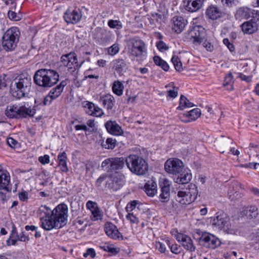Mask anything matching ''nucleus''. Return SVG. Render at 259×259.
<instances>
[{
  "label": "nucleus",
  "mask_w": 259,
  "mask_h": 259,
  "mask_svg": "<svg viewBox=\"0 0 259 259\" xmlns=\"http://www.w3.org/2000/svg\"><path fill=\"white\" fill-rule=\"evenodd\" d=\"M200 241L204 246L210 248H215L220 244V241L218 238L208 233H205L202 235Z\"/></svg>",
  "instance_id": "obj_19"
},
{
  "label": "nucleus",
  "mask_w": 259,
  "mask_h": 259,
  "mask_svg": "<svg viewBox=\"0 0 259 259\" xmlns=\"http://www.w3.org/2000/svg\"><path fill=\"white\" fill-rule=\"evenodd\" d=\"M117 145V142L115 139L113 138H108L106 141L103 140L101 143L102 148L106 149L113 150Z\"/></svg>",
  "instance_id": "obj_39"
},
{
  "label": "nucleus",
  "mask_w": 259,
  "mask_h": 259,
  "mask_svg": "<svg viewBox=\"0 0 259 259\" xmlns=\"http://www.w3.org/2000/svg\"><path fill=\"white\" fill-rule=\"evenodd\" d=\"M107 236L113 240H123V236L119 231L117 226L111 222H107L104 226Z\"/></svg>",
  "instance_id": "obj_18"
},
{
  "label": "nucleus",
  "mask_w": 259,
  "mask_h": 259,
  "mask_svg": "<svg viewBox=\"0 0 259 259\" xmlns=\"http://www.w3.org/2000/svg\"><path fill=\"white\" fill-rule=\"evenodd\" d=\"M139 203V201L138 200H133L128 202L125 207L126 211L128 213L134 210L137 204Z\"/></svg>",
  "instance_id": "obj_49"
},
{
  "label": "nucleus",
  "mask_w": 259,
  "mask_h": 259,
  "mask_svg": "<svg viewBox=\"0 0 259 259\" xmlns=\"http://www.w3.org/2000/svg\"><path fill=\"white\" fill-rule=\"evenodd\" d=\"M68 211V206L64 203L58 204L53 210L41 205L37 211L41 227L47 231L63 227L66 224Z\"/></svg>",
  "instance_id": "obj_1"
},
{
  "label": "nucleus",
  "mask_w": 259,
  "mask_h": 259,
  "mask_svg": "<svg viewBox=\"0 0 259 259\" xmlns=\"http://www.w3.org/2000/svg\"><path fill=\"white\" fill-rule=\"evenodd\" d=\"M93 71V69H89L88 70H87L84 73V78L85 79H87V78L98 79V78H99L98 75H96L95 74H93L91 73V72Z\"/></svg>",
  "instance_id": "obj_52"
},
{
  "label": "nucleus",
  "mask_w": 259,
  "mask_h": 259,
  "mask_svg": "<svg viewBox=\"0 0 259 259\" xmlns=\"http://www.w3.org/2000/svg\"><path fill=\"white\" fill-rule=\"evenodd\" d=\"M172 30L177 33H181L187 25L188 22L183 17L176 16L172 19Z\"/></svg>",
  "instance_id": "obj_25"
},
{
  "label": "nucleus",
  "mask_w": 259,
  "mask_h": 259,
  "mask_svg": "<svg viewBox=\"0 0 259 259\" xmlns=\"http://www.w3.org/2000/svg\"><path fill=\"white\" fill-rule=\"evenodd\" d=\"M38 161L42 164H48L50 162V158L49 155L45 154L38 157Z\"/></svg>",
  "instance_id": "obj_56"
},
{
  "label": "nucleus",
  "mask_w": 259,
  "mask_h": 259,
  "mask_svg": "<svg viewBox=\"0 0 259 259\" xmlns=\"http://www.w3.org/2000/svg\"><path fill=\"white\" fill-rule=\"evenodd\" d=\"M19 199L21 201H27L29 198L28 193L26 191L23 190L18 194Z\"/></svg>",
  "instance_id": "obj_51"
},
{
  "label": "nucleus",
  "mask_w": 259,
  "mask_h": 259,
  "mask_svg": "<svg viewBox=\"0 0 259 259\" xmlns=\"http://www.w3.org/2000/svg\"><path fill=\"white\" fill-rule=\"evenodd\" d=\"M211 227L215 230H223L228 234H235L236 229L230 218L224 212H217L214 217L207 218Z\"/></svg>",
  "instance_id": "obj_5"
},
{
  "label": "nucleus",
  "mask_w": 259,
  "mask_h": 259,
  "mask_svg": "<svg viewBox=\"0 0 259 259\" xmlns=\"http://www.w3.org/2000/svg\"><path fill=\"white\" fill-rule=\"evenodd\" d=\"M96 253L95 250L93 248H89L87 249L86 252L83 253V256L84 257H87L90 256L92 258H94L96 256Z\"/></svg>",
  "instance_id": "obj_54"
},
{
  "label": "nucleus",
  "mask_w": 259,
  "mask_h": 259,
  "mask_svg": "<svg viewBox=\"0 0 259 259\" xmlns=\"http://www.w3.org/2000/svg\"><path fill=\"white\" fill-rule=\"evenodd\" d=\"M74 128L77 131H80V130H82V131H88V127H87V125H85V124H80V125L77 124V125H75L74 126Z\"/></svg>",
  "instance_id": "obj_63"
},
{
  "label": "nucleus",
  "mask_w": 259,
  "mask_h": 259,
  "mask_svg": "<svg viewBox=\"0 0 259 259\" xmlns=\"http://www.w3.org/2000/svg\"><path fill=\"white\" fill-rule=\"evenodd\" d=\"M198 194V190L197 185L190 183L187 187L178 191L176 199L182 205H188L196 200Z\"/></svg>",
  "instance_id": "obj_11"
},
{
  "label": "nucleus",
  "mask_w": 259,
  "mask_h": 259,
  "mask_svg": "<svg viewBox=\"0 0 259 259\" xmlns=\"http://www.w3.org/2000/svg\"><path fill=\"white\" fill-rule=\"evenodd\" d=\"M7 75L3 74L0 76V89L5 88L8 84V81L6 78Z\"/></svg>",
  "instance_id": "obj_57"
},
{
  "label": "nucleus",
  "mask_w": 259,
  "mask_h": 259,
  "mask_svg": "<svg viewBox=\"0 0 259 259\" xmlns=\"http://www.w3.org/2000/svg\"><path fill=\"white\" fill-rule=\"evenodd\" d=\"M105 128L110 134L118 136L123 134L121 127L116 121L108 120L105 123Z\"/></svg>",
  "instance_id": "obj_27"
},
{
  "label": "nucleus",
  "mask_w": 259,
  "mask_h": 259,
  "mask_svg": "<svg viewBox=\"0 0 259 259\" xmlns=\"http://www.w3.org/2000/svg\"><path fill=\"white\" fill-rule=\"evenodd\" d=\"M32 84L31 78L25 74L19 75L12 84L10 93L12 96L17 99L24 98L30 92Z\"/></svg>",
  "instance_id": "obj_2"
},
{
  "label": "nucleus",
  "mask_w": 259,
  "mask_h": 259,
  "mask_svg": "<svg viewBox=\"0 0 259 259\" xmlns=\"http://www.w3.org/2000/svg\"><path fill=\"white\" fill-rule=\"evenodd\" d=\"M243 215H245L248 219H253L258 214L257 208L254 206H250L246 207L242 211Z\"/></svg>",
  "instance_id": "obj_37"
},
{
  "label": "nucleus",
  "mask_w": 259,
  "mask_h": 259,
  "mask_svg": "<svg viewBox=\"0 0 259 259\" xmlns=\"http://www.w3.org/2000/svg\"><path fill=\"white\" fill-rule=\"evenodd\" d=\"M233 77L231 73H229L225 77L223 85L226 90L232 91L233 90Z\"/></svg>",
  "instance_id": "obj_40"
},
{
  "label": "nucleus",
  "mask_w": 259,
  "mask_h": 259,
  "mask_svg": "<svg viewBox=\"0 0 259 259\" xmlns=\"http://www.w3.org/2000/svg\"><path fill=\"white\" fill-rule=\"evenodd\" d=\"M206 14L208 17L212 20H216L222 17L223 15L221 10L218 7L214 5H211L208 7Z\"/></svg>",
  "instance_id": "obj_33"
},
{
  "label": "nucleus",
  "mask_w": 259,
  "mask_h": 259,
  "mask_svg": "<svg viewBox=\"0 0 259 259\" xmlns=\"http://www.w3.org/2000/svg\"><path fill=\"white\" fill-rule=\"evenodd\" d=\"M111 89L114 94L117 96H122L124 90L123 82L119 80L114 81L111 85Z\"/></svg>",
  "instance_id": "obj_34"
},
{
  "label": "nucleus",
  "mask_w": 259,
  "mask_h": 259,
  "mask_svg": "<svg viewBox=\"0 0 259 259\" xmlns=\"http://www.w3.org/2000/svg\"><path fill=\"white\" fill-rule=\"evenodd\" d=\"M223 42L230 52H233L235 51V47L233 43L230 41L228 38H224L223 40Z\"/></svg>",
  "instance_id": "obj_53"
},
{
  "label": "nucleus",
  "mask_w": 259,
  "mask_h": 259,
  "mask_svg": "<svg viewBox=\"0 0 259 259\" xmlns=\"http://www.w3.org/2000/svg\"><path fill=\"white\" fill-rule=\"evenodd\" d=\"M128 53L131 57L136 58L138 61H143L147 57L145 43L140 39H132L128 45Z\"/></svg>",
  "instance_id": "obj_10"
},
{
  "label": "nucleus",
  "mask_w": 259,
  "mask_h": 259,
  "mask_svg": "<svg viewBox=\"0 0 259 259\" xmlns=\"http://www.w3.org/2000/svg\"><path fill=\"white\" fill-rule=\"evenodd\" d=\"M183 167V162L177 158L168 159L164 164V169L167 172L176 175L180 173Z\"/></svg>",
  "instance_id": "obj_17"
},
{
  "label": "nucleus",
  "mask_w": 259,
  "mask_h": 259,
  "mask_svg": "<svg viewBox=\"0 0 259 259\" xmlns=\"http://www.w3.org/2000/svg\"><path fill=\"white\" fill-rule=\"evenodd\" d=\"M125 159L123 157H110L105 159L101 164V167L108 172H118L121 170L125 164Z\"/></svg>",
  "instance_id": "obj_12"
},
{
  "label": "nucleus",
  "mask_w": 259,
  "mask_h": 259,
  "mask_svg": "<svg viewBox=\"0 0 259 259\" xmlns=\"http://www.w3.org/2000/svg\"><path fill=\"white\" fill-rule=\"evenodd\" d=\"M17 240L19 241L28 242L29 241V237L25 235L24 232L22 231L18 234Z\"/></svg>",
  "instance_id": "obj_58"
},
{
  "label": "nucleus",
  "mask_w": 259,
  "mask_h": 259,
  "mask_svg": "<svg viewBox=\"0 0 259 259\" xmlns=\"http://www.w3.org/2000/svg\"><path fill=\"white\" fill-rule=\"evenodd\" d=\"M38 105L27 107L25 105H20L16 104L7 106L5 113L10 119H22L28 117H32L36 111Z\"/></svg>",
  "instance_id": "obj_7"
},
{
  "label": "nucleus",
  "mask_w": 259,
  "mask_h": 259,
  "mask_svg": "<svg viewBox=\"0 0 259 259\" xmlns=\"http://www.w3.org/2000/svg\"><path fill=\"white\" fill-rule=\"evenodd\" d=\"M204 0H183L182 6L189 12H195L203 6Z\"/></svg>",
  "instance_id": "obj_21"
},
{
  "label": "nucleus",
  "mask_w": 259,
  "mask_h": 259,
  "mask_svg": "<svg viewBox=\"0 0 259 259\" xmlns=\"http://www.w3.org/2000/svg\"><path fill=\"white\" fill-rule=\"evenodd\" d=\"M119 51V45L114 44L113 45L107 48L108 54L112 56H115L118 53Z\"/></svg>",
  "instance_id": "obj_46"
},
{
  "label": "nucleus",
  "mask_w": 259,
  "mask_h": 259,
  "mask_svg": "<svg viewBox=\"0 0 259 259\" xmlns=\"http://www.w3.org/2000/svg\"><path fill=\"white\" fill-rule=\"evenodd\" d=\"M203 46L207 51L212 52L213 50V46L208 41H204Z\"/></svg>",
  "instance_id": "obj_61"
},
{
  "label": "nucleus",
  "mask_w": 259,
  "mask_h": 259,
  "mask_svg": "<svg viewBox=\"0 0 259 259\" xmlns=\"http://www.w3.org/2000/svg\"><path fill=\"white\" fill-rule=\"evenodd\" d=\"M59 79L58 73L53 69H40L33 76L34 83L42 88H49L56 84Z\"/></svg>",
  "instance_id": "obj_4"
},
{
  "label": "nucleus",
  "mask_w": 259,
  "mask_h": 259,
  "mask_svg": "<svg viewBox=\"0 0 259 259\" xmlns=\"http://www.w3.org/2000/svg\"><path fill=\"white\" fill-rule=\"evenodd\" d=\"M18 237V234L17 229L15 226L12 228V230L10 235V238L17 239Z\"/></svg>",
  "instance_id": "obj_60"
},
{
  "label": "nucleus",
  "mask_w": 259,
  "mask_h": 259,
  "mask_svg": "<svg viewBox=\"0 0 259 259\" xmlns=\"http://www.w3.org/2000/svg\"><path fill=\"white\" fill-rule=\"evenodd\" d=\"M7 143L11 148L17 149L20 148V144L12 137H9L7 139Z\"/></svg>",
  "instance_id": "obj_44"
},
{
  "label": "nucleus",
  "mask_w": 259,
  "mask_h": 259,
  "mask_svg": "<svg viewBox=\"0 0 259 259\" xmlns=\"http://www.w3.org/2000/svg\"><path fill=\"white\" fill-rule=\"evenodd\" d=\"M127 220L130 222L131 224H138L139 222V219L133 213L128 212L125 216Z\"/></svg>",
  "instance_id": "obj_48"
},
{
  "label": "nucleus",
  "mask_w": 259,
  "mask_h": 259,
  "mask_svg": "<svg viewBox=\"0 0 259 259\" xmlns=\"http://www.w3.org/2000/svg\"><path fill=\"white\" fill-rule=\"evenodd\" d=\"M92 213L93 215V218H92L93 221H98L99 220H101L102 215L101 213L100 210L97 206L92 210Z\"/></svg>",
  "instance_id": "obj_47"
},
{
  "label": "nucleus",
  "mask_w": 259,
  "mask_h": 259,
  "mask_svg": "<svg viewBox=\"0 0 259 259\" xmlns=\"http://www.w3.org/2000/svg\"><path fill=\"white\" fill-rule=\"evenodd\" d=\"M143 190L149 197H154L157 192L156 182L152 179L148 181L145 184Z\"/></svg>",
  "instance_id": "obj_30"
},
{
  "label": "nucleus",
  "mask_w": 259,
  "mask_h": 259,
  "mask_svg": "<svg viewBox=\"0 0 259 259\" xmlns=\"http://www.w3.org/2000/svg\"><path fill=\"white\" fill-rule=\"evenodd\" d=\"M125 163L130 171L137 175H144L148 171L147 162L139 155L130 154L125 158Z\"/></svg>",
  "instance_id": "obj_9"
},
{
  "label": "nucleus",
  "mask_w": 259,
  "mask_h": 259,
  "mask_svg": "<svg viewBox=\"0 0 259 259\" xmlns=\"http://www.w3.org/2000/svg\"><path fill=\"white\" fill-rule=\"evenodd\" d=\"M154 63L159 66L162 67V59L158 56H155L153 57Z\"/></svg>",
  "instance_id": "obj_62"
},
{
  "label": "nucleus",
  "mask_w": 259,
  "mask_h": 259,
  "mask_svg": "<svg viewBox=\"0 0 259 259\" xmlns=\"http://www.w3.org/2000/svg\"><path fill=\"white\" fill-rule=\"evenodd\" d=\"M124 176L121 172H115L108 174H102L97 179L95 182L97 187L102 186V183L105 181V186L110 190L116 191L120 189L124 185L125 182Z\"/></svg>",
  "instance_id": "obj_3"
},
{
  "label": "nucleus",
  "mask_w": 259,
  "mask_h": 259,
  "mask_svg": "<svg viewBox=\"0 0 259 259\" xmlns=\"http://www.w3.org/2000/svg\"><path fill=\"white\" fill-rule=\"evenodd\" d=\"M205 29L200 25H194L190 27L186 35V38L195 46L199 45L205 38Z\"/></svg>",
  "instance_id": "obj_13"
},
{
  "label": "nucleus",
  "mask_w": 259,
  "mask_h": 259,
  "mask_svg": "<svg viewBox=\"0 0 259 259\" xmlns=\"http://www.w3.org/2000/svg\"><path fill=\"white\" fill-rule=\"evenodd\" d=\"M82 18V12L77 8H69L64 13L63 18L68 24H76Z\"/></svg>",
  "instance_id": "obj_16"
},
{
  "label": "nucleus",
  "mask_w": 259,
  "mask_h": 259,
  "mask_svg": "<svg viewBox=\"0 0 259 259\" xmlns=\"http://www.w3.org/2000/svg\"><path fill=\"white\" fill-rule=\"evenodd\" d=\"M60 61L62 64L68 68V71L74 72L78 70L81 66L79 64L77 55L74 52L63 55L61 57Z\"/></svg>",
  "instance_id": "obj_15"
},
{
  "label": "nucleus",
  "mask_w": 259,
  "mask_h": 259,
  "mask_svg": "<svg viewBox=\"0 0 259 259\" xmlns=\"http://www.w3.org/2000/svg\"><path fill=\"white\" fill-rule=\"evenodd\" d=\"M170 233L186 250L190 252L195 250L196 247L194 242L188 235L176 229L172 230Z\"/></svg>",
  "instance_id": "obj_14"
},
{
  "label": "nucleus",
  "mask_w": 259,
  "mask_h": 259,
  "mask_svg": "<svg viewBox=\"0 0 259 259\" xmlns=\"http://www.w3.org/2000/svg\"><path fill=\"white\" fill-rule=\"evenodd\" d=\"M21 32L18 27L12 26L8 29L2 37V46L6 52L15 50L19 41Z\"/></svg>",
  "instance_id": "obj_8"
},
{
  "label": "nucleus",
  "mask_w": 259,
  "mask_h": 259,
  "mask_svg": "<svg viewBox=\"0 0 259 259\" xmlns=\"http://www.w3.org/2000/svg\"><path fill=\"white\" fill-rule=\"evenodd\" d=\"M155 36L159 39L156 43L157 48L160 52H162V35L160 32H156Z\"/></svg>",
  "instance_id": "obj_59"
},
{
  "label": "nucleus",
  "mask_w": 259,
  "mask_h": 259,
  "mask_svg": "<svg viewBox=\"0 0 259 259\" xmlns=\"http://www.w3.org/2000/svg\"><path fill=\"white\" fill-rule=\"evenodd\" d=\"M108 25L112 29H121L122 28V23L119 20L110 19L108 21Z\"/></svg>",
  "instance_id": "obj_43"
},
{
  "label": "nucleus",
  "mask_w": 259,
  "mask_h": 259,
  "mask_svg": "<svg viewBox=\"0 0 259 259\" xmlns=\"http://www.w3.org/2000/svg\"><path fill=\"white\" fill-rule=\"evenodd\" d=\"M194 104L191 102L185 96L181 95L179 99V106L177 107V110H183L186 108L192 107Z\"/></svg>",
  "instance_id": "obj_38"
},
{
  "label": "nucleus",
  "mask_w": 259,
  "mask_h": 259,
  "mask_svg": "<svg viewBox=\"0 0 259 259\" xmlns=\"http://www.w3.org/2000/svg\"><path fill=\"white\" fill-rule=\"evenodd\" d=\"M171 184L169 180L163 179V202L167 201L169 199Z\"/></svg>",
  "instance_id": "obj_36"
},
{
  "label": "nucleus",
  "mask_w": 259,
  "mask_h": 259,
  "mask_svg": "<svg viewBox=\"0 0 259 259\" xmlns=\"http://www.w3.org/2000/svg\"><path fill=\"white\" fill-rule=\"evenodd\" d=\"M53 100L54 99H52V97H51V96L49 94L48 95H47L46 97H45L44 98L42 102L40 103L39 104H37V102L36 100H35V105L34 106L38 105L37 108H36V110H38L39 109V106H46L47 105H50L52 103V102Z\"/></svg>",
  "instance_id": "obj_45"
},
{
  "label": "nucleus",
  "mask_w": 259,
  "mask_h": 259,
  "mask_svg": "<svg viewBox=\"0 0 259 259\" xmlns=\"http://www.w3.org/2000/svg\"><path fill=\"white\" fill-rule=\"evenodd\" d=\"M96 41L100 45L107 43L110 39V32L106 29L100 28L96 30L94 35Z\"/></svg>",
  "instance_id": "obj_29"
},
{
  "label": "nucleus",
  "mask_w": 259,
  "mask_h": 259,
  "mask_svg": "<svg viewBox=\"0 0 259 259\" xmlns=\"http://www.w3.org/2000/svg\"><path fill=\"white\" fill-rule=\"evenodd\" d=\"M242 15L247 18L251 19L242 24V31L246 34H251L257 31L259 23V11L248 7L240 9Z\"/></svg>",
  "instance_id": "obj_6"
},
{
  "label": "nucleus",
  "mask_w": 259,
  "mask_h": 259,
  "mask_svg": "<svg viewBox=\"0 0 259 259\" xmlns=\"http://www.w3.org/2000/svg\"><path fill=\"white\" fill-rule=\"evenodd\" d=\"M201 110L199 108L193 109L180 116L181 121L184 123H189L195 121L201 115Z\"/></svg>",
  "instance_id": "obj_22"
},
{
  "label": "nucleus",
  "mask_w": 259,
  "mask_h": 259,
  "mask_svg": "<svg viewBox=\"0 0 259 259\" xmlns=\"http://www.w3.org/2000/svg\"><path fill=\"white\" fill-rule=\"evenodd\" d=\"M165 242L172 253L177 254L181 252V248L178 244L172 243L168 239L165 240Z\"/></svg>",
  "instance_id": "obj_42"
},
{
  "label": "nucleus",
  "mask_w": 259,
  "mask_h": 259,
  "mask_svg": "<svg viewBox=\"0 0 259 259\" xmlns=\"http://www.w3.org/2000/svg\"><path fill=\"white\" fill-rule=\"evenodd\" d=\"M112 70L116 72L119 76L123 75V73L127 69V64L125 61L122 58L114 59L111 62Z\"/></svg>",
  "instance_id": "obj_24"
},
{
  "label": "nucleus",
  "mask_w": 259,
  "mask_h": 259,
  "mask_svg": "<svg viewBox=\"0 0 259 259\" xmlns=\"http://www.w3.org/2000/svg\"><path fill=\"white\" fill-rule=\"evenodd\" d=\"M10 176L9 172L4 169L2 165H0V190H3L7 192L11 190L10 184Z\"/></svg>",
  "instance_id": "obj_20"
},
{
  "label": "nucleus",
  "mask_w": 259,
  "mask_h": 259,
  "mask_svg": "<svg viewBox=\"0 0 259 259\" xmlns=\"http://www.w3.org/2000/svg\"><path fill=\"white\" fill-rule=\"evenodd\" d=\"M101 248L105 251L108 252L110 253H111V255H115L117 254L120 249L118 247H114L113 245L110 244L107 245L105 244L102 246H101Z\"/></svg>",
  "instance_id": "obj_41"
},
{
  "label": "nucleus",
  "mask_w": 259,
  "mask_h": 259,
  "mask_svg": "<svg viewBox=\"0 0 259 259\" xmlns=\"http://www.w3.org/2000/svg\"><path fill=\"white\" fill-rule=\"evenodd\" d=\"M99 102L103 108L109 112L112 110L115 105V100L112 95L107 94L101 96Z\"/></svg>",
  "instance_id": "obj_26"
},
{
  "label": "nucleus",
  "mask_w": 259,
  "mask_h": 259,
  "mask_svg": "<svg viewBox=\"0 0 259 259\" xmlns=\"http://www.w3.org/2000/svg\"><path fill=\"white\" fill-rule=\"evenodd\" d=\"M83 107L85 109L86 113L91 116L101 117L104 114L101 108L89 101L85 102Z\"/></svg>",
  "instance_id": "obj_23"
},
{
  "label": "nucleus",
  "mask_w": 259,
  "mask_h": 259,
  "mask_svg": "<svg viewBox=\"0 0 259 259\" xmlns=\"http://www.w3.org/2000/svg\"><path fill=\"white\" fill-rule=\"evenodd\" d=\"M96 203L92 201L89 200L86 203L87 208L90 209H94L96 206Z\"/></svg>",
  "instance_id": "obj_64"
},
{
  "label": "nucleus",
  "mask_w": 259,
  "mask_h": 259,
  "mask_svg": "<svg viewBox=\"0 0 259 259\" xmlns=\"http://www.w3.org/2000/svg\"><path fill=\"white\" fill-rule=\"evenodd\" d=\"M68 158L65 151L60 152L57 156L58 165L62 172L67 173L69 171L67 166Z\"/></svg>",
  "instance_id": "obj_31"
},
{
  "label": "nucleus",
  "mask_w": 259,
  "mask_h": 259,
  "mask_svg": "<svg viewBox=\"0 0 259 259\" xmlns=\"http://www.w3.org/2000/svg\"><path fill=\"white\" fill-rule=\"evenodd\" d=\"M164 94L167 100H171L176 98L178 95V88L170 82L165 86Z\"/></svg>",
  "instance_id": "obj_32"
},
{
  "label": "nucleus",
  "mask_w": 259,
  "mask_h": 259,
  "mask_svg": "<svg viewBox=\"0 0 259 259\" xmlns=\"http://www.w3.org/2000/svg\"><path fill=\"white\" fill-rule=\"evenodd\" d=\"M192 178L190 169L183 167L180 172L177 174L175 182L180 184H187L191 180Z\"/></svg>",
  "instance_id": "obj_28"
},
{
  "label": "nucleus",
  "mask_w": 259,
  "mask_h": 259,
  "mask_svg": "<svg viewBox=\"0 0 259 259\" xmlns=\"http://www.w3.org/2000/svg\"><path fill=\"white\" fill-rule=\"evenodd\" d=\"M66 85V82L65 80L62 81L59 85L53 88L49 92V95L52 97V99H55L58 98L63 92L64 88Z\"/></svg>",
  "instance_id": "obj_35"
},
{
  "label": "nucleus",
  "mask_w": 259,
  "mask_h": 259,
  "mask_svg": "<svg viewBox=\"0 0 259 259\" xmlns=\"http://www.w3.org/2000/svg\"><path fill=\"white\" fill-rule=\"evenodd\" d=\"M171 61L177 70L181 71L182 69V64L177 57H173Z\"/></svg>",
  "instance_id": "obj_50"
},
{
  "label": "nucleus",
  "mask_w": 259,
  "mask_h": 259,
  "mask_svg": "<svg viewBox=\"0 0 259 259\" xmlns=\"http://www.w3.org/2000/svg\"><path fill=\"white\" fill-rule=\"evenodd\" d=\"M8 17L13 21H19L20 20V17L17 15V13L11 10H9L8 12Z\"/></svg>",
  "instance_id": "obj_55"
}]
</instances>
